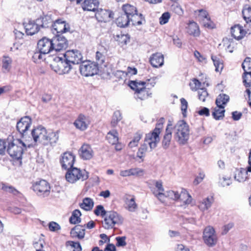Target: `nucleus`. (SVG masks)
Here are the masks:
<instances>
[{
	"label": "nucleus",
	"mask_w": 251,
	"mask_h": 251,
	"mask_svg": "<svg viewBox=\"0 0 251 251\" xmlns=\"http://www.w3.org/2000/svg\"><path fill=\"white\" fill-rule=\"evenodd\" d=\"M7 151L10 156L14 159H21L24 151L27 145L22 140L15 139L13 136H9L7 139Z\"/></svg>",
	"instance_id": "1"
},
{
	"label": "nucleus",
	"mask_w": 251,
	"mask_h": 251,
	"mask_svg": "<svg viewBox=\"0 0 251 251\" xmlns=\"http://www.w3.org/2000/svg\"><path fill=\"white\" fill-rule=\"evenodd\" d=\"M174 138L180 145H185L189 138V127L184 120H180L174 127Z\"/></svg>",
	"instance_id": "2"
},
{
	"label": "nucleus",
	"mask_w": 251,
	"mask_h": 251,
	"mask_svg": "<svg viewBox=\"0 0 251 251\" xmlns=\"http://www.w3.org/2000/svg\"><path fill=\"white\" fill-rule=\"evenodd\" d=\"M65 175L66 180L70 183H75L77 181H83L89 177V174L85 170L72 167L67 170Z\"/></svg>",
	"instance_id": "3"
},
{
	"label": "nucleus",
	"mask_w": 251,
	"mask_h": 251,
	"mask_svg": "<svg viewBox=\"0 0 251 251\" xmlns=\"http://www.w3.org/2000/svg\"><path fill=\"white\" fill-rule=\"evenodd\" d=\"M103 218L102 226L106 229H112L115 225L122 224L123 221L122 217L114 211H108Z\"/></svg>",
	"instance_id": "4"
},
{
	"label": "nucleus",
	"mask_w": 251,
	"mask_h": 251,
	"mask_svg": "<svg viewBox=\"0 0 251 251\" xmlns=\"http://www.w3.org/2000/svg\"><path fill=\"white\" fill-rule=\"evenodd\" d=\"M51 69L59 75L68 74L72 69V65L66 58L56 56L50 65Z\"/></svg>",
	"instance_id": "5"
},
{
	"label": "nucleus",
	"mask_w": 251,
	"mask_h": 251,
	"mask_svg": "<svg viewBox=\"0 0 251 251\" xmlns=\"http://www.w3.org/2000/svg\"><path fill=\"white\" fill-rule=\"evenodd\" d=\"M144 81H131L129 83V87L135 91L134 97L136 99L144 100L147 99L150 94L145 87Z\"/></svg>",
	"instance_id": "6"
},
{
	"label": "nucleus",
	"mask_w": 251,
	"mask_h": 251,
	"mask_svg": "<svg viewBox=\"0 0 251 251\" xmlns=\"http://www.w3.org/2000/svg\"><path fill=\"white\" fill-rule=\"evenodd\" d=\"M81 74L85 76H93L100 72L99 66L95 63L89 60L83 61L79 66Z\"/></svg>",
	"instance_id": "7"
},
{
	"label": "nucleus",
	"mask_w": 251,
	"mask_h": 251,
	"mask_svg": "<svg viewBox=\"0 0 251 251\" xmlns=\"http://www.w3.org/2000/svg\"><path fill=\"white\" fill-rule=\"evenodd\" d=\"M33 189L39 196L44 197L48 196L50 193V186L45 180L36 182L33 185Z\"/></svg>",
	"instance_id": "8"
},
{
	"label": "nucleus",
	"mask_w": 251,
	"mask_h": 251,
	"mask_svg": "<svg viewBox=\"0 0 251 251\" xmlns=\"http://www.w3.org/2000/svg\"><path fill=\"white\" fill-rule=\"evenodd\" d=\"M66 60L72 64H78L83 62V56L81 53L78 50H69L67 51L64 55Z\"/></svg>",
	"instance_id": "9"
},
{
	"label": "nucleus",
	"mask_w": 251,
	"mask_h": 251,
	"mask_svg": "<svg viewBox=\"0 0 251 251\" xmlns=\"http://www.w3.org/2000/svg\"><path fill=\"white\" fill-rule=\"evenodd\" d=\"M214 228L208 226L205 228L203 233V238L205 244L209 246H213L217 243V236Z\"/></svg>",
	"instance_id": "10"
},
{
	"label": "nucleus",
	"mask_w": 251,
	"mask_h": 251,
	"mask_svg": "<svg viewBox=\"0 0 251 251\" xmlns=\"http://www.w3.org/2000/svg\"><path fill=\"white\" fill-rule=\"evenodd\" d=\"M31 124V119L28 116H25L22 118L17 122L16 128L19 132L21 134L22 137L24 138L26 135Z\"/></svg>",
	"instance_id": "11"
},
{
	"label": "nucleus",
	"mask_w": 251,
	"mask_h": 251,
	"mask_svg": "<svg viewBox=\"0 0 251 251\" xmlns=\"http://www.w3.org/2000/svg\"><path fill=\"white\" fill-rule=\"evenodd\" d=\"M37 46L38 50L43 53L44 55L54 50L52 39L44 37L38 41Z\"/></svg>",
	"instance_id": "12"
},
{
	"label": "nucleus",
	"mask_w": 251,
	"mask_h": 251,
	"mask_svg": "<svg viewBox=\"0 0 251 251\" xmlns=\"http://www.w3.org/2000/svg\"><path fill=\"white\" fill-rule=\"evenodd\" d=\"M51 28L52 33L56 35L68 31L70 26L65 21L58 19L52 24Z\"/></svg>",
	"instance_id": "13"
},
{
	"label": "nucleus",
	"mask_w": 251,
	"mask_h": 251,
	"mask_svg": "<svg viewBox=\"0 0 251 251\" xmlns=\"http://www.w3.org/2000/svg\"><path fill=\"white\" fill-rule=\"evenodd\" d=\"M47 130L43 126H39L32 130L31 135L35 142L44 144Z\"/></svg>",
	"instance_id": "14"
},
{
	"label": "nucleus",
	"mask_w": 251,
	"mask_h": 251,
	"mask_svg": "<svg viewBox=\"0 0 251 251\" xmlns=\"http://www.w3.org/2000/svg\"><path fill=\"white\" fill-rule=\"evenodd\" d=\"M53 44V49L56 51H59L66 49L68 43L67 39L60 34L56 35L52 39Z\"/></svg>",
	"instance_id": "15"
},
{
	"label": "nucleus",
	"mask_w": 251,
	"mask_h": 251,
	"mask_svg": "<svg viewBox=\"0 0 251 251\" xmlns=\"http://www.w3.org/2000/svg\"><path fill=\"white\" fill-rule=\"evenodd\" d=\"M157 130L154 129L152 132L147 134L145 138L144 143L150 146L151 150L156 147L157 143L160 141V133Z\"/></svg>",
	"instance_id": "16"
},
{
	"label": "nucleus",
	"mask_w": 251,
	"mask_h": 251,
	"mask_svg": "<svg viewBox=\"0 0 251 251\" xmlns=\"http://www.w3.org/2000/svg\"><path fill=\"white\" fill-rule=\"evenodd\" d=\"M75 160V156L73 154L69 152H66L62 154L60 162L62 167L64 169L68 170L73 167Z\"/></svg>",
	"instance_id": "17"
},
{
	"label": "nucleus",
	"mask_w": 251,
	"mask_h": 251,
	"mask_svg": "<svg viewBox=\"0 0 251 251\" xmlns=\"http://www.w3.org/2000/svg\"><path fill=\"white\" fill-rule=\"evenodd\" d=\"M59 131H55L51 130H47V134L46 135L43 145H50L51 146H55L59 140Z\"/></svg>",
	"instance_id": "18"
},
{
	"label": "nucleus",
	"mask_w": 251,
	"mask_h": 251,
	"mask_svg": "<svg viewBox=\"0 0 251 251\" xmlns=\"http://www.w3.org/2000/svg\"><path fill=\"white\" fill-rule=\"evenodd\" d=\"M80 157L83 160L91 159L94 154L91 147L88 144H83L78 151Z\"/></svg>",
	"instance_id": "19"
},
{
	"label": "nucleus",
	"mask_w": 251,
	"mask_h": 251,
	"mask_svg": "<svg viewBox=\"0 0 251 251\" xmlns=\"http://www.w3.org/2000/svg\"><path fill=\"white\" fill-rule=\"evenodd\" d=\"M81 6L84 10L95 12L97 10L99 2L98 0H80Z\"/></svg>",
	"instance_id": "20"
},
{
	"label": "nucleus",
	"mask_w": 251,
	"mask_h": 251,
	"mask_svg": "<svg viewBox=\"0 0 251 251\" xmlns=\"http://www.w3.org/2000/svg\"><path fill=\"white\" fill-rule=\"evenodd\" d=\"M74 124L77 128L83 131L87 128L89 121L87 117L84 115L80 114Z\"/></svg>",
	"instance_id": "21"
},
{
	"label": "nucleus",
	"mask_w": 251,
	"mask_h": 251,
	"mask_svg": "<svg viewBox=\"0 0 251 251\" xmlns=\"http://www.w3.org/2000/svg\"><path fill=\"white\" fill-rule=\"evenodd\" d=\"M151 65L155 68L162 66L164 64L163 55L159 52L153 54L150 58Z\"/></svg>",
	"instance_id": "22"
},
{
	"label": "nucleus",
	"mask_w": 251,
	"mask_h": 251,
	"mask_svg": "<svg viewBox=\"0 0 251 251\" xmlns=\"http://www.w3.org/2000/svg\"><path fill=\"white\" fill-rule=\"evenodd\" d=\"M171 122L168 124L167 128L166 129L165 133L164 135L162 140V146L164 149H167L170 144V142L172 137V128L169 127L172 126Z\"/></svg>",
	"instance_id": "23"
},
{
	"label": "nucleus",
	"mask_w": 251,
	"mask_h": 251,
	"mask_svg": "<svg viewBox=\"0 0 251 251\" xmlns=\"http://www.w3.org/2000/svg\"><path fill=\"white\" fill-rule=\"evenodd\" d=\"M85 225L83 226L79 225L75 226L72 229L71 234L74 237H76L79 239H83L85 234Z\"/></svg>",
	"instance_id": "24"
},
{
	"label": "nucleus",
	"mask_w": 251,
	"mask_h": 251,
	"mask_svg": "<svg viewBox=\"0 0 251 251\" xmlns=\"http://www.w3.org/2000/svg\"><path fill=\"white\" fill-rule=\"evenodd\" d=\"M125 208L130 212H134L137 209V204L133 196H127L125 198Z\"/></svg>",
	"instance_id": "25"
},
{
	"label": "nucleus",
	"mask_w": 251,
	"mask_h": 251,
	"mask_svg": "<svg viewBox=\"0 0 251 251\" xmlns=\"http://www.w3.org/2000/svg\"><path fill=\"white\" fill-rule=\"evenodd\" d=\"M40 26L37 24V20L36 22L30 21L28 23L25 25V32L27 35H32L37 33L39 30Z\"/></svg>",
	"instance_id": "26"
},
{
	"label": "nucleus",
	"mask_w": 251,
	"mask_h": 251,
	"mask_svg": "<svg viewBox=\"0 0 251 251\" xmlns=\"http://www.w3.org/2000/svg\"><path fill=\"white\" fill-rule=\"evenodd\" d=\"M95 60V63L99 66L100 72L104 71V68L107 66L105 55L100 51H97L96 53Z\"/></svg>",
	"instance_id": "27"
},
{
	"label": "nucleus",
	"mask_w": 251,
	"mask_h": 251,
	"mask_svg": "<svg viewBox=\"0 0 251 251\" xmlns=\"http://www.w3.org/2000/svg\"><path fill=\"white\" fill-rule=\"evenodd\" d=\"M232 36L237 40L242 39L245 35V30L243 27L239 25H235L231 28Z\"/></svg>",
	"instance_id": "28"
},
{
	"label": "nucleus",
	"mask_w": 251,
	"mask_h": 251,
	"mask_svg": "<svg viewBox=\"0 0 251 251\" xmlns=\"http://www.w3.org/2000/svg\"><path fill=\"white\" fill-rule=\"evenodd\" d=\"M36 20L37 24H39L40 26L45 28L49 27V26L52 27L53 21L50 15L45 16Z\"/></svg>",
	"instance_id": "29"
},
{
	"label": "nucleus",
	"mask_w": 251,
	"mask_h": 251,
	"mask_svg": "<svg viewBox=\"0 0 251 251\" xmlns=\"http://www.w3.org/2000/svg\"><path fill=\"white\" fill-rule=\"evenodd\" d=\"M178 200L185 204H189L192 202V197L185 189H182L178 195Z\"/></svg>",
	"instance_id": "30"
},
{
	"label": "nucleus",
	"mask_w": 251,
	"mask_h": 251,
	"mask_svg": "<svg viewBox=\"0 0 251 251\" xmlns=\"http://www.w3.org/2000/svg\"><path fill=\"white\" fill-rule=\"evenodd\" d=\"M213 202V198L207 197L200 202L198 205L199 208L202 211L206 210L211 207Z\"/></svg>",
	"instance_id": "31"
},
{
	"label": "nucleus",
	"mask_w": 251,
	"mask_h": 251,
	"mask_svg": "<svg viewBox=\"0 0 251 251\" xmlns=\"http://www.w3.org/2000/svg\"><path fill=\"white\" fill-rule=\"evenodd\" d=\"M130 22L129 18L126 14H121L116 20L117 25L120 27H125L128 25Z\"/></svg>",
	"instance_id": "32"
},
{
	"label": "nucleus",
	"mask_w": 251,
	"mask_h": 251,
	"mask_svg": "<svg viewBox=\"0 0 251 251\" xmlns=\"http://www.w3.org/2000/svg\"><path fill=\"white\" fill-rule=\"evenodd\" d=\"M187 32L194 36H198L200 32L197 24L194 22H190L187 27Z\"/></svg>",
	"instance_id": "33"
},
{
	"label": "nucleus",
	"mask_w": 251,
	"mask_h": 251,
	"mask_svg": "<svg viewBox=\"0 0 251 251\" xmlns=\"http://www.w3.org/2000/svg\"><path fill=\"white\" fill-rule=\"evenodd\" d=\"M106 138L110 144H116L119 140L118 133L115 130H111L107 133Z\"/></svg>",
	"instance_id": "34"
},
{
	"label": "nucleus",
	"mask_w": 251,
	"mask_h": 251,
	"mask_svg": "<svg viewBox=\"0 0 251 251\" xmlns=\"http://www.w3.org/2000/svg\"><path fill=\"white\" fill-rule=\"evenodd\" d=\"M249 172L247 169H241L240 171L235 175L234 178L239 182H244L248 177V173Z\"/></svg>",
	"instance_id": "35"
},
{
	"label": "nucleus",
	"mask_w": 251,
	"mask_h": 251,
	"mask_svg": "<svg viewBox=\"0 0 251 251\" xmlns=\"http://www.w3.org/2000/svg\"><path fill=\"white\" fill-rule=\"evenodd\" d=\"M122 9L124 12L123 14H126L130 18L136 12H137V9L135 7L130 4H125L122 7Z\"/></svg>",
	"instance_id": "36"
},
{
	"label": "nucleus",
	"mask_w": 251,
	"mask_h": 251,
	"mask_svg": "<svg viewBox=\"0 0 251 251\" xmlns=\"http://www.w3.org/2000/svg\"><path fill=\"white\" fill-rule=\"evenodd\" d=\"M224 108L225 106H217V107L214 109L212 115L215 120H219L224 117V113L225 112Z\"/></svg>",
	"instance_id": "37"
},
{
	"label": "nucleus",
	"mask_w": 251,
	"mask_h": 251,
	"mask_svg": "<svg viewBox=\"0 0 251 251\" xmlns=\"http://www.w3.org/2000/svg\"><path fill=\"white\" fill-rule=\"evenodd\" d=\"M142 133L140 132H136L132 140L128 143V147L130 149H132L138 146L139 141L142 137Z\"/></svg>",
	"instance_id": "38"
},
{
	"label": "nucleus",
	"mask_w": 251,
	"mask_h": 251,
	"mask_svg": "<svg viewBox=\"0 0 251 251\" xmlns=\"http://www.w3.org/2000/svg\"><path fill=\"white\" fill-rule=\"evenodd\" d=\"M94 205V202L92 199L89 198H86L83 199L82 203H80V207L86 211L90 210Z\"/></svg>",
	"instance_id": "39"
},
{
	"label": "nucleus",
	"mask_w": 251,
	"mask_h": 251,
	"mask_svg": "<svg viewBox=\"0 0 251 251\" xmlns=\"http://www.w3.org/2000/svg\"><path fill=\"white\" fill-rule=\"evenodd\" d=\"M229 97L225 94H220L216 100V104L218 106H224L229 101Z\"/></svg>",
	"instance_id": "40"
},
{
	"label": "nucleus",
	"mask_w": 251,
	"mask_h": 251,
	"mask_svg": "<svg viewBox=\"0 0 251 251\" xmlns=\"http://www.w3.org/2000/svg\"><path fill=\"white\" fill-rule=\"evenodd\" d=\"M81 215L80 211L78 209L75 210L69 219V222L72 224H78L81 222L80 218Z\"/></svg>",
	"instance_id": "41"
},
{
	"label": "nucleus",
	"mask_w": 251,
	"mask_h": 251,
	"mask_svg": "<svg viewBox=\"0 0 251 251\" xmlns=\"http://www.w3.org/2000/svg\"><path fill=\"white\" fill-rule=\"evenodd\" d=\"M129 20L133 25H139L142 24V21L144 20V18L142 14H138L137 12H136V14L132 15L129 18Z\"/></svg>",
	"instance_id": "42"
},
{
	"label": "nucleus",
	"mask_w": 251,
	"mask_h": 251,
	"mask_svg": "<svg viewBox=\"0 0 251 251\" xmlns=\"http://www.w3.org/2000/svg\"><path fill=\"white\" fill-rule=\"evenodd\" d=\"M211 59L215 67V71L217 72L221 71L223 68V64L220 59L213 55L211 56Z\"/></svg>",
	"instance_id": "43"
},
{
	"label": "nucleus",
	"mask_w": 251,
	"mask_h": 251,
	"mask_svg": "<svg viewBox=\"0 0 251 251\" xmlns=\"http://www.w3.org/2000/svg\"><path fill=\"white\" fill-rule=\"evenodd\" d=\"M2 69L5 72H8L11 69V65L12 63V59L8 56H4L2 60Z\"/></svg>",
	"instance_id": "44"
},
{
	"label": "nucleus",
	"mask_w": 251,
	"mask_h": 251,
	"mask_svg": "<svg viewBox=\"0 0 251 251\" xmlns=\"http://www.w3.org/2000/svg\"><path fill=\"white\" fill-rule=\"evenodd\" d=\"M242 67L244 71V73H251V58L246 57L242 64Z\"/></svg>",
	"instance_id": "45"
},
{
	"label": "nucleus",
	"mask_w": 251,
	"mask_h": 251,
	"mask_svg": "<svg viewBox=\"0 0 251 251\" xmlns=\"http://www.w3.org/2000/svg\"><path fill=\"white\" fill-rule=\"evenodd\" d=\"M242 78L243 83L246 87H251V73H243Z\"/></svg>",
	"instance_id": "46"
},
{
	"label": "nucleus",
	"mask_w": 251,
	"mask_h": 251,
	"mask_svg": "<svg viewBox=\"0 0 251 251\" xmlns=\"http://www.w3.org/2000/svg\"><path fill=\"white\" fill-rule=\"evenodd\" d=\"M242 14L245 21L251 22V7H245L242 10Z\"/></svg>",
	"instance_id": "47"
},
{
	"label": "nucleus",
	"mask_w": 251,
	"mask_h": 251,
	"mask_svg": "<svg viewBox=\"0 0 251 251\" xmlns=\"http://www.w3.org/2000/svg\"><path fill=\"white\" fill-rule=\"evenodd\" d=\"M148 150V145L144 143L138 149L137 153V156L142 159Z\"/></svg>",
	"instance_id": "48"
},
{
	"label": "nucleus",
	"mask_w": 251,
	"mask_h": 251,
	"mask_svg": "<svg viewBox=\"0 0 251 251\" xmlns=\"http://www.w3.org/2000/svg\"><path fill=\"white\" fill-rule=\"evenodd\" d=\"M66 246H70L74 248L73 251H81L82 248L79 242H75L72 241H69L66 243Z\"/></svg>",
	"instance_id": "49"
},
{
	"label": "nucleus",
	"mask_w": 251,
	"mask_h": 251,
	"mask_svg": "<svg viewBox=\"0 0 251 251\" xmlns=\"http://www.w3.org/2000/svg\"><path fill=\"white\" fill-rule=\"evenodd\" d=\"M122 119L121 113L119 111H117L114 113L112 117V119L111 122V124L112 126H115L118 122H119Z\"/></svg>",
	"instance_id": "50"
},
{
	"label": "nucleus",
	"mask_w": 251,
	"mask_h": 251,
	"mask_svg": "<svg viewBox=\"0 0 251 251\" xmlns=\"http://www.w3.org/2000/svg\"><path fill=\"white\" fill-rule=\"evenodd\" d=\"M151 191L153 194L155 196V197H156L158 200L162 202H163L164 201V198L166 197V192H158L154 188H152L151 189Z\"/></svg>",
	"instance_id": "51"
},
{
	"label": "nucleus",
	"mask_w": 251,
	"mask_h": 251,
	"mask_svg": "<svg viewBox=\"0 0 251 251\" xmlns=\"http://www.w3.org/2000/svg\"><path fill=\"white\" fill-rule=\"evenodd\" d=\"M107 211L105 210L104 207L101 205H98L96 206V209L94 210V213L97 216L100 215L102 217L107 213Z\"/></svg>",
	"instance_id": "52"
},
{
	"label": "nucleus",
	"mask_w": 251,
	"mask_h": 251,
	"mask_svg": "<svg viewBox=\"0 0 251 251\" xmlns=\"http://www.w3.org/2000/svg\"><path fill=\"white\" fill-rule=\"evenodd\" d=\"M198 12L199 14L197 18L200 23L209 17V15L206 10L200 9L198 10Z\"/></svg>",
	"instance_id": "53"
},
{
	"label": "nucleus",
	"mask_w": 251,
	"mask_h": 251,
	"mask_svg": "<svg viewBox=\"0 0 251 251\" xmlns=\"http://www.w3.org/2000/svg\"><path fill=\"white\" fill-rule=\"evenodd\" d=\"M208 94L205 88H201L198 90V96L200 100L205 101V99L207 97Z\"/></svg>",
	"instance_id": "54"
},
{
	"label": "nucleus",
	"mask_w": 251,
	"mask_h": 251,
	"mask_svg": "<svg viewBox=\"0 0 251 251\" xmlns=\"http://www.w3.org/2000/svg\"><path fill=\"white\" fill-rule=\"evenodd\" d=\"M166 197H168L173 200L177 201L178 200V195L179 193L177 192H176L172 190H169L166 192Z\"/></svg>",
	"instance_id": "55"
},
{
	"label": "nucleus",
	"mask_w": 251,
	"mask_h": 251,
	"mask_svg": "<svg viewBox=\"0 0 251 251\" xmlns=\"http://www.w3.org/2000/svg\"><path fill=\"white\" fill-rule=\"evenodd\" d=\"M170 18V14L168 12L162 14L159 18V23L161 25H164L167 23Z\"/></svg>",
	"instance_id": "56"
},
{
	"label": "nucleus",
	"mask_w": 251,
	"mask_h": 251,
	"mask_svg": "<svg viewBox=\"0 0 251 251\" xmlns=\"http://www.w3.org/2000/svg\"><path fill=\"white\" fill-rule=\"evenodd\" d=\"M201 85V82L197 79H194L192 82L190 83V86L192 90L196 91L199 90Z\"/></svg>",
	"instance_id": "57"
},
{
	"label": "nucleus",
	"mask_w": 251,
	"mask_h": 251,
	"mask_svg": "<svg viewBox=\"0 0 251 251\" xmlns=\"http://www.w3.org/2000/svg\"><path fill=\"white\" fill-rule=\"evenodd\" d=\"M43 53H42L39 50L35 52L32 56V60L34 62L38 63L41 60H43Z\"/></svg>",
	"instance_id": "58"
},
{
	"label": "nucleus",
	"mask_w": 251,
	"mask_h": 251,
	"mask_svg": "<svg viewBox=\"0 0 251 251\" xmlns=\"http://www.w3.org/2000/svg\"><path fill=\"white\" fill-rule=\"evenodd\" d=\"M126 236H118L116 238L117 241L116 246L117 247H124L126 245Z\"/></svg>",
	"instance_id": "59"
},
{
	"label": "nucleus",
	"mask_w": 251,
	"mask_h": 251,
	"mask_svg": "<svg viewBox=\"0 0 251 251\" xmlns=\"http://www.w3.org/2000/svg\"><path fill=\"white\" fill-rule=\"evenodd\" d=\"M132 176L140 177L144 175L145 171L139 168H132Z\"/></svg>",
	"instance_id": "60"
},
{
	"label": "nucleus",
	"mask_w": 251,
	"mask_h": 251,
	"mask_svg": "<svg viewBox=\"0 0 251 251\" xmlns=\"http://www.w3.org/2000/svg\"><path fill=\"white\" fill-rule=\"evenodd\" d=\"M201 23L205 27L208 28H213L214 27V24L211 21L209 16L206 19H205L204 20L201 21Z\"/></svg>",
	"instance_id": "61"
},
{
	"label": "nucleus",
	"mask_w": 251,
	"mask_h": 251,
	"mask_svg": "<svg viewBox=\"0 0 251 251\" xmlns=\"http://www.w3.org/2000/svg\"><path fill=\"white\" fill-rule=\"evenodd\" d=\"M2 189L6 192L12 193L16 195L18 193V191L11 186H7L5 184H3Z\"/></svg>",
	"instance_id": "62"
},
{
	"label": "nucleus",
	"mask_w": 251,
	"mask_h": 251,
	"mask_svg": "<svg viewBox=\"0 0 251 251\" xmlns=\"http://www.w3.org/2000/svg\"><path fill=\"white\" fill-rule=\"evenodd\" d=\"M49 228L51 231H56L60 229L61 227L57 223L51 222L49 224Z\"/></svg>",
	"instance_id": "63"
},
{
	"label": "nucleus",
	"mask_w": 251,
	"mask_h": 251,
	"mask_svg": "<svg viewBox=\"0 0 251 251\" xmlns=\"http://www.w3.org/2000/svg\"><path fill=\"white\" fill-rule=\"evenodd\" d=\"M145 83V87L149 89L153 87L156 83L155 78H151L148 79L146 81H144Z\"/></svg>",
	"instance_id": "64"
}]
</instances>
